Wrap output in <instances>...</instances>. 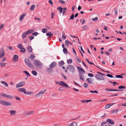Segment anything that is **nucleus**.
<instances>
[{
  "instance_id": "1",
  "label": "nucleus",
  "mask_w": 126,
  "mask_h": 126,
  "mask_svg": "<svg viewBox=\"0 0 126 126\" xmlns=\"http://www.w3.org/2000/svg\"><path fill=\"white\" fill-rule=\"evenodd\" d=\"M24 60L25 63L28 66L32 69H34V66L28 59L26 58H25Z\"/></svg>"
},
{
  "instance_id": "2",
  "label": "nucleus",
  "mask_w": 126,
  "mask_h": 126,
  "mask_svg": "<svg viewBox=\"0 0 126 126\" xmlns=\"http://www.w3.org/2000/svg\"><path fill=\"white\" fill-rule=\"evenodd\" d=\"M24 60L25 63L28 66L32 69H34V66L28 59L26 58H25Z\"/></svg>"
},
{
  "instance_id": "3",
  "label": "nucleus",
  "mask_w": 126,
  "mask_h": 126,
  "mask_svg": "<svg viewBox=\"0 0 126 126\" xmlns=\"http://www.w3.org/2000/svg\"><path fill=\"white\" fill-rule=\"evenodd\" d=\"M34 64L35 67L37 68H39L42 65V63L40 61L37 60H35L34 62Z\"/></svg>"
},
{
  "instance_id": "4",
  "label": "nucleus",
  "mask_w": 126,
  "mask_h": 126,
  "mask_svg": "<svg viewBox=\"0 0 126 126\" xmlns=\"http://www.w3.org/2000/svg\"><path fill=\"white\" fill-rule=\"evenodd\" d=\"M95 78L96 79L98 80H104V78L102 76L97 74L95 75Z\"/></svg>"
},
{
  "instance_id": "5",
  "label": "nucleus",
  "mask_w": 126,
  "mask_h": 126,
  "mask_svg": "<svg viewBox=\"0 0 126 126\" xmlns=\"http://www.w3.org/2000/svg\"><path fill=\"white\" fill-rule=\"evenodd\" d=\"M47 90L45 89L42 90L40 91L37 94L35 95V97H39L41 95L43 94H44L46 91Z\"/></svg>"
},
{
  "instance_id": "6",
  "label": "nucleus",
  "mask_w": 126,
  "mask_h": 126,
  "mask_svg": "<svg viewBox=\"0 0 126 126\" xmlns=\"http://www.w3.org/2000/svg\"><path fill=\"white\" fill-rule=\"evenodd\" d=\"M5 55V51L4 49L1 48L0 50V58H2Z\"/></svg>"
},
{
  "instance_id": "7",
  "label": "nucleus",
  "mask_w": 126,
  "mask_h": 126,
  "mask_svg": "<svg viewBox=\"0 0 126 126\" xmlns=\"http://www.w3.org/2000/svg\"><path fill=\"white\" fill-rule=\"evenodd\" d=\"M67 69L72 72H74L75 70L74 67L71 65H69L67 68Z\"/></svg>"
},
{
  "instance_id": "8",
  "label": "nucleus",
  "mask_w": 126,
  "mask_h": 126,
  "mask_svg": "<svg viewBox=\"0 0 126 126\" xmlns=\"http://www.w3.org/2000/svg\"><path fill=\"white\" fill-rule=\"evenodd\" d=\"M105 90L107 91H122L123 90H119V89H108L106 88L105 89Z\"/></svg>"
},
{
  "instance_id": "9",
  "label": "nucleus",
  "mask_w": 126,
  "mask_h": 126,
  "mask_svg": "<svg viewBox=\"0 0 126 126\" xmlns=\"http://www.w3.org/2000/svg\"><path fill=\"white\" fill-rule=\"evenodd\" d=\"M25 83L24 81H21L17 84L16 85V88L25 85Z\"/></svg>"
},
{
  "instance_id": "10",
  "label": "nucleus",
  "mask_w": 126,
  "mask_h": 126,
  "mask_svg": "<svg viewBox=\"0 0 126 126\" xmlns=\"http://www.w3.org/2000/svg\"><path fill=\"white\" fill-rule=\"evenodd\" d=\"M60 85L61 86H64L66 87H67L68 88H69L68 86L66 83L62 81H60Z\"/></svg>"
},
{
  "instance_id": "11",
  "label": "nucleus",
  "mask_w": 126,
  "mask_h": 126,
  "mask_svg": "<svg viewBox=\"0 0 126 126\" xmlns=\"http://www.w3.org/2000/svg\"><path fill=\"white\" fill-rule=\"evenodd\" d=\"M94 79L91 78H87L86 79L87 82L90 84H93L94 83L93 80Z\"/></svg>"
},
{
  "instance_id": "12",
  "label": "nucleus",
  "mask_w": 126,
  "mask_h": 126,
  "mask_svg": "<svg viewBox=\"0 0 126 126\" xmlns=\"http://www.w3.org/2000/svg\"><path fill=\"white\" fill-rule=\"evenodd\" d=\"M9 112L11 116L15 115L16 113V110H9Z\"/></svg>"
},
{
  "instance_id": "13",
  "label": "nucleus",
  "mask_w": 126,
  "mask_h": 126,
  "mask_svg": "<svg viewBox=\"0 0 126 126\" xmlns=\"http://www.w3.org/2000/svg\"><path fill=\"white\" fill-rule=\"evenodd\" d=\"M56 63L55 62L52 63L49 65V67L50 68H52L56 66Z\"/></svg>"
},
{
  "instance_id": "14",
  "label": "nucleus",
  "mask_w": 126,
  "mask_h": 126,
  "mask_svg": "<svg viewBox=\"0 0 126 126\" xmlns=\"http://www.w3.org/2000/svg\"><path fill=\"white\" fill-rule=\"evenodd\" d=\"M0 95L2 96L6 97L7 98H12V96L11 95L6 94L4 93H1V94Z\"/></svg>"
},
{
  "instance_id": "15",
  "label": "nucleus",
  "mask_w": 126,
  "mask_h": 126,
  "mask_svg": "<svg viewBox=\"0 0 126 126\" xmlns=\"http://www.w3.org/2000/svg\"><path fill=\"white\" fill-rule=\"evenodd\" d=\"M79 77L80 79L82 81L84 80V75L83 73L81 72H79Z\"/></svg>"
},
{
  "instance_id": "16",
  "label": "nucleus",
  "mask_w": 126,
  "mask_h": 126,
  "mask_svg": "<svg viewBox=\"0 0 126 126\" xmlns=\"http://www.w3.org/2000/svg\"><path fill=\"white\" fill-rule=\"evenodd\" d=\"M97 73H98L99 74H101L102 75H105V76H107V77H110V78H115V77H114L113 76L110 74H107V75H105L104 74L102 73L101 72H97Z\"/></svg>"
},
{
  "instance_id": "17",
  "label": "nucleus",
  "mask_w": 126,
  "mask_h": 126,
  "mask_svg": "<svg viewBox=\"0 0 126 126\" xmlns=\"http://www.w3.org/2000/svg\"><path fill=\"white\" fill-rule=\"evenodd\" d=\"M18 90L19 92H23L25 94L26 93V89L23 88H20L18 89Z\"/></svg>"
},
{
  "instance_id": "18",
  "label": "nucleus",
  "mask_w": 126,
  "mask_h": 126,
  "mask_svg": "<svg viewBox=\"0 0 126 126\" xmlns=\"http://www.w3.org/2000/svg\"><path fill=\"white\" fill-rule=\"evenodd\" d=\"M77 69L79 72H80V71H81L84 74L85 73V71L84 70L80 67L78 66L77 67Z\"/></svg>"
},
{
  "instance_id": "19",
  "label": "nucleus",
  "mask_w": 126,
  "mask_h": 126,
  "mask_svg": "<svg viewBox=\"0 0 126 126\" xmlns=\"http://www.w3.org/2000/svg\"><path fill=\"white\" fill-rule=\"evenodd\" d=\"M106 121L107 122H109V123H110V124L112 125H114L115 123L114 121L109 119H107L106 120Z\"/></svg>"
},
{
  "instance_id": "20",
  "label": "nucleus",
  "mask_w": 126,
  "mask_h": 126,
  "mask_svg": "<svg viewBox=\"0 0 126 126\" xmlns=\"http://www.w3.org/2000/svg\"><path fill=\"white\" fill-rule=\"evenodd\" d=\"M18 60V56L17 55H14L13 58V60L14 61H17Z\"/></svg>"
},
{
  "instance_id": "21",
  "label": "nucleus",
  "mask_w": 126,
  "mask_h": 126,
  "mask_svg": "<svg viewBox=\"0 0 126 126\" xmlns=\"http://www.w3.org/2000/svg\"><path fill=\"white\" fill-rule=\"evenodd\" d=\"M34 31V29H31V30H28L26 32V34H27L28 35L32 33Z\"/></svg>"
},
{
  "instance_id": "22",
  "label": "nucleus",
  "mask_w": 126,
  "mask_h": 126,
  "mask_svg": "<svg viewBox=\"0 0 126 126\" xmlns=\"http://www.w3.org/2000/svg\"><path fill=\"white\" fill-rule=\"evenodd\" d=\"M34 112V111L33 110H32L31 111H29L26 112V115H28L32 114Z\"/></svg>"
},
{
  "instance_id": "23",
  "label": "nucleus",
  "mask_w": 126,
  "mask_h": 126,
  "mask_svg": "<svg viewBox=\"0 0 126 126\" xmlns=\"http://www.w3.org/2000/svg\"><path fill=\"white\" fill-rule=\"evenodd\" d=\"M27 49L28 52L30 53H31L32 51V49L31 46H29L27 47Z\"/></svg>"
},
{
  "instance_id": "24",
  "label": "nucleus",
  "mask_w": 126,
  "mask_h": 126,
  "mask_svg": "<svg viewBox=\"0 0 126 126\" xmlns=\"http://www.w3.org/2000/svg\"><path fill=\"white\" fill-rule=\"evenodd\" d=\"M46 71L49 74L51 73L53 71L52 69H50V68H48L46 69Z\"/></svg>"
},
{
  "instance_id": "25",
  "label": "nucleus",
  "mask_w": 126,
  "mask_h": 126,
  "mask_svg": "<svg viewBox=\"0 0 126 126\" xmlns=\"http://www.w3.org/2000/svg\"><path fill=\"white\" fill-rule=\"evenodd\" d=\"M57 10L59 11L60 14H61L62 12L63 8L59 7L57 8Z\"/></svg>"
},
{
  "instance_id": "26",
  "label": "nucleus",
  "mask_w": 126,
  "mask_h": 126,
  "mask_svg": "<svg viewBox=\"0 0 126 126\" xmlns=\"http://www.w3.org/2000/svg\"><path fill=\"white\" fill-rule=\"evenodd\" d=\"M26 15V14H23L20 16V21H21Z\"/></svg>"
},
{
  "instance_id": "27",
  "label": "nucleus",
  "mask_w": 126,
  "mask_h": 126,
  "mask_svg": "<svg viewBox=\"0 0 126 126\" xmlns=\"http://www.w3.org/2000/svg\"><path fill=\"white\" fill-rule=\"evenodd\" d=\"M46 35L47 36H49V38H51L53 35V34L51 32H49L46 33Z\"/></svg>"
},
{
  "instance_id": "28",
  "label": "nucleus",
  "mask_w": 126,
  "mask_h": 126,
  "mask_svg": "<svg viewBox=\"0 0 126 126\" xmlns=\"http://www.w3.org/2000/svg\"><path fill=\"white\" fill-rule=\"evenodd\" d=\"M6 101L3 100H0V103L3 105L5 106L6 104Z\"/></svg>"
},
{
  "instance_id": "29",
  "label": "nucleus",
  "mask_w": 126,
  "mask_h": 126,
  "mask_svg": "<svg viewBox=\"0 0 126 126\" xmlns=\"http://www.w3.org/2000/svg\"><path fill=\"white\" fill-rule=\"evenodd\" d=\"M70 126H77V123L75 122H73L70 124Z\"/></svg>"
},
{
  "instance_id": "30",
  "label": "nucleus",
  "mask_w": 126,
  "mask_h": 126,
  "mask_svg": "<svg viewBox=\"0 0 126 126\" xmlns=\"http://www.w3.org/2000/svg\"><path fill=\"white\" fill-rule=\"evenodd\" d=\"M118 106H126V103H122V104L121 103H119L118 104Z\"/></svg>"
},
{
  "instance_id": "31",
  "label": "nucleus",
  "mask_w": 126,
  "mask_h": 126,
  "mask_svg": "<svg viewBox=\"0 0 126 126\" xmlns=\"http://www.w3.org/2000/svg\"><path fill=\"white\" fill-rule=\"evenodd\" d=\"M27 35L26 34V33L25 32H24L22 34V37L23 39H24L26 37V35Z\"/></svg>"
},
{
  "instance_id": "32",
  "label": "nucleus",
  "mask_w": 126,
  "mask_h": 126,
  "mask_svg": "<svg viewBox=\"0 0 126 126\" xmlns=\"http://www.w3.org/2000/svg\"><path fill=\"white\" fill-rule=\"evenodd\" d=\"M35 57V56L34 55H31L29 57V58L32 60H33L34 58Z\"/></svg>"
},
{
  "instance_id": "33",
  "label": "nucleus",
  "mask_w": 126,
  "mask_h": 126,
  "mask_svg": "<svg viewBox=\"0 0 126 126\" xmlns=\"http://www.w3.org/2000/svg\"><path fill=\"white\" fill-rule=\"evenodd\" d=\"M108 82L110 83H113L114 86L118 84V83H117L115 81L111 82L110 81H109Z\"/></svg>"
},
{
  "instance_id": "34",
  "label": "nucleus",
  "mask_w": 126,
  "mask_h": 126,
  "mask_svg": "<svg viewBox=\"0 0 126 126\" xmlns=\"http://www.w3.org/2000/svg\"><path fill=\"white\" fill-rule=\"evenodd\" d=\"M12 105V104L11 102L6 101L5 106H11Z\"/></svg>"
},
{
  "instance_id": "35",
  "label": "nucleus",
  "mask_w": 126,
  "mask_h": 126,
  "mask_svg": "<svg viewBox=\"0 0 126 126\" xmlns=\"http://www.w3.org/2000/svg\"><path fill=\"white\" fill-rule=\"evenodd\" d=\"M25 94H27L28 95H32L33 94V93L32 92H26V93Z\"/></svg>"
},
{
  "instance_id": "36",
  "label": "nucleus",
  "mask_w": 126,
  "mask_h": 126,
  "mask_svg": "<svg viewBox=\"0 0 126 126\" xmlns=\"http://www.w3.org/2000/svg\"><path fill=\"white\" fill-rule=\"evenodd\" d=\"M1 83L3 84L6 87H7L8 86L6 82L4 81H1Z\"/></svg>"
},
{
  "instance_id": "37",
  "label": "nucleus",
  "mask_w": 126,
  "mask_h": 126,
  "mask_svg": "<svg viewBox=\"0 0 126 126\" xmlns=\"http://www.w3.org/2000/svg\"><path fill=\"white\" fill-rule=\"evenodd\" d=\"M23 72L25 73L27 76V77L28 76H30V75L29 73L27 71H24Z\"/></svg>"
},
{
  "instance_id": "38",
  "label": "nucleus",
  "mask_w": 126,
  "mask_h": 126,
  "mask_svg": "<svg viewBox=\"0 0 126 126\" xmlns=\"http://www.w3.org/2000/svg\"><path fill=\"white\" fill-rule=\"evenodd\" d=\"M35 5H32L30 8V9L31 11H33L34 8L35 7Z\"/></svg>"
},
{
  "instance_id": "39",
  "label": "nucleus",
  "mask_w": 126,
  "mask_h": 126,
  "mask_svg": "<svg viewBox=\"0 0 126 126\" xmlns=\"http://www.w3.org/2000/svg\"><path fill=\"white\" fill-rule=\"evenodd\" d=\"M126 87L124 86H120L118 87V88L119 89H125L126 88Z\"/></svg>"
},
{
  "instance_id": "40",
  "label": "nucleus",
  "mask_w": 126,
  "mask_h": 126,
  "mask_svg": "<svg viewBox=\"0 0 126 126\" xmlns=\"http://www.w3.org/2000/svg\"><path fill=\"white\" fill-rule=\"evenodd\" d=\"M47 30L45 28L43 29L42 30V32L43 33H46L47 32Z\"/></svg>"
},
{
  "instance_id": "41",
  "label": "nucleus",
  "mask_w": 126,
  "mask_h": 126,
  "mask_svg": "<svg viewBox=\"0 0 126 126\" xmlns=\"http://www.w3.org/2000/svg\"><path fill=\"white\" fill-rule=\"evenodd\" d=\"M25 49L23 47V48H22L21 49L20 52H25Z\"/></svg>"
},
{
  "instance_id": "42",
  "label": "nucleus",
  "mask_w": 126,
  "mask_h": 126,
  "mask_svg": "<svg viewBox=\"0 0 126 126\" xmlns=\"http://www.w3.org/2000/svg\"><path fill=\"white\" fill-rule=\"evenodd\" d=\"M64 64V63L63 61H62L59 62V65L60 66Z\"/></svg>"
},
{
  "instance_id": "43",
  "label": "nucleus",
  "mask_w": 126,
  "mask_h": 126,
  "mask_svg": "<svg viewBox=\"0 0 126 126\" xmlns=\"http://www.w3.org/2000/svg\"><path fill=\"white\" fill-rule=\"evenodd\" d=\"M63 9L64 10L63 12V14L64 15L65 14V12H66V10H67V8H63Z\"/></svg>"
},
{
  "instance_id": "44",
  "label": "nucleus",
  "mask_w": 126,
  "mask_h": 126,
  "mask_svg": "<svg viewBox=\"0 0 126 126\" xmlns=\"http://www.w3.org/2000/svg\"><path fill=\"white\" fill-rule=\"evenodd\" d=\"M17 47L18 48L21 49L23 47L21 44H19L17 46Z\"/></svg>"
},
{
  "instance_id": "45",
  "label": "nucleus",
  "mask_w": 126,
  "mask_h": 126,
  "mask_svg": "<svg viewBox=\"0 0 126 126\" xmlns=\"http://www.w3.org/2000/svg\"><path fill=\"white\" fill-rule=\"evenodd\" d=\"M118 110L116 109H115L112 110L111 112L112 113H115L118 112Z\"/></svg>"
},
{
  "instance_id": "46",
  "label": "nucleus",
  "mask_w": 126,
  "mask_h": 126,
  "mask_svg": "<svg viewBox=\"0 0 126 126\" xmlns=\"http://www.w3.org/2000/svg\"><path fill=\"white\" fill-rule=\"evenodd\" d=\"M117 78H123V77L120 75H116L115 76Z\"/></svg>"
},
{
  "instance_id": "47",
  "label": "nucleus",
  "mask_w": 126,
  "mask_h": 126,
  "mask_svg": "<svg viewBox=\"0 0 126 126\" xmlns=\"http://www.w3.org/2000/svg\"><path fill=\"white\" fill-rule=\"evenodd\" d=\"M67 62L68 64H71L72 62V60L71 59H69L67 61Z\"/></svg>"
},
{
  "instance_id": "48",
  "label": "nucleus",
  "mask_w": 126,
  "mask_h": 126,
  "mask_svg": "<svg viewBox=\"0 0 126 126\" xmlns=\"http://www.w3.org/2000/svg\"><path fill=\"white\" fill-rule=\"evenodd\" d=\"M5 65V63H0V67H4Z\"/></svg>"
},
{
  "instance_id": "49",
  "label": "nucleus",
  "mask_w": 126,
  "mask_h": 126,
  "mask_svg": "<svg viewBox=\"0 0 126 126\" xmlns=\"http://www.w3.org/2000/svg\"><path fill=\"white\" fill-rule=\"evenodd\" d=\"M32 74L36 76L37 74V73L35 71H32Z\"/></svg>"
},
{
  "instance_id": "50",
  "label": "nucleus",
  "mask_w": 126,
  "mask_h": 126,
  "mask_svg": "<svg viewBox=\"0 0 126 126\" xmlns=\"http://www.w3.org/2000/svg\"><path fill=\"white\" fill-rule=\"evenodd\" d=\"M63 52L64 53H66V52L67 51V48L65 47L63 49Z\"/></svg>"
},
{
  "instance_id": "51",
  "label": "nucleus",
  "mask_w": 126,
  "mask_h": 126,
  "mask_svg": "<svg viewBox=\"0 0 126 126\" xmlns=\"http://www.w3.org/2000/svg\"><path fill=\"white\" fill-rule=\"evenodd\" d=\"M86 60L87 61L88 63L90 64H94L93 63L90 62V61L87 59H86Z\"/></svg>"
},
{
  "instance_id": "52",
  "label": "nucleus",
  "mask_w": 126,
  "mask_h": 126,
  "mask_svg": "<svg viewBox=\"0 0 126 126\" xmlns=\"http://www.w3.org/2000/svg\"><path fill=\"white\" fill-rule=\"evenodd\" d=\"M74 18V14H73L71 16L69 20H70L71 19H73Z\"/></svg>"
},
{
  "instance_id": "53",
  "label": "nucleus",
  "mask_w": 126,
  "mask_h": 126,
  "mask_svg": "<svg viewBox=\"0 0 126 126\" xmlns=\"http://www.w3.org/2000/svg\"><path fill=\"white\" fill-rule=\"evenodd\" d=\"M69 41L68 40H66L65 41V44L66 46H68V44H69Z\"/></svg>"
},
{
  "instance_id": "54",
  "label": "nucleus",
  "mask_w": 126,
  "mask_h": 126,
  "mask_svg": "<svg viewBox=\"0 0 126 126\" xmlns=\"http://www.w3.org/2000/svg\"><path fill=\"white\" fill-rule=\"evenodd\" d=\"M59 2L60 3L63 4H64L65 3V2L62 0H59Z\"/></svg>"
},
{
  "instance_id": "55",
  "label": "nucleus",
  "mask_w": 126,
  "mask_h": 126,
  "mask_svg": "<svg viewBox=\"0 0 126 126\" xmlns=\"http://www.w3.org/2000/svg\"><path fill=\"white\" fill-rule=\"evenodd\" d=\"M76 59L79 63H80L81 62V59H80V58H79L78 57H76Z\"/></svg>"
},
{
  "instance_id": "56",
  "label": "nucleus",
  "mask_w": 126,
  "mask_h": 126,
  "mask_svg": "<svg viewBox=\"0 0 126 126\" xmlns=\"http://www.w3.org/2000/svg\"><path fill=\"white\" fill-rule=\"evenodd\" d=\"M88 28V27L87 26H85L84 27H83V29L84 30H87Z\"/></svg>"
},
{
  "instance_id": "57",
  "label": "nucleus",
  "mask_w": 126,
  "mask_h": 126,
  "mask_svg": "<svg viewBox=\"0 0 126 126\" xmlns=\"http://www.w3.org/2000/svg\"><path fill=\"white\" fill-rule=\"evenodd\" d=\"M38 34V33L37 32H35L33 33L32 34L34 36H37Z\"/></svg>"
},
{
  "instance_id": "58",
  "label": "nucleus",
  "mask_w": 126,
  "mask_h": 126,
  "mask_svg": "<svg viewBox=\"0 0 126 126\" xmlns=\"http://www.w3.org/2000/svg\"><path fill=\"white\" fill-rule=\"evenodd\" d=\"M90 92H91V93H98V92H97V91H96V90H95L94 91H93L92 90H91L90 91Z\"/></svg>"
},
{
  "instance_id": "59",
  "label": "nucleus",
  "mask_w": 126,
  "mask_h": 126,
  "mask_svg": "<svg viewBox=\"0 0 126 126\" xmlns=\"http://www.w3.org/2000/svg\"><path fill=\"white\" fill-rule=\"evenodd\" d=\"M98 19V18L97 17L92 19V20L94 21H96Z\"/></svg>"
},
{
  "instance_id": "60",
  "label": "nucleus",
  "mask_w": 126,
  "mask_h": 126,
  "mask_svg": "<svg viewBox=\"0 0 126 126\" xmlns=\"http://www.w3.org/2000/svg\"><path fill=\"white\" fill-rule=\"evenodd\" d=\"M114 12H115L114 14L115 15H116L117 13V10L115 8L114 9Z\"/></svg>"
},
{
  "instance_id": "61",
  "label": "nucleus",
  "mask_w": 126,
  "mask_h": 126,
  "mask_svg": "<svg viewBox=\"0 0 126 126\" xmlns=\"http://www.w3.org/2000/svg\"><path fill=\"white\" fill-rule=\"evenodd\" d=\"M88 75L90 77H93L94 76L91 73H88Z\"/></svg>"
},
{
  "instance_id": "62",
  "label": "nucleus",
  "mask_w": 126,
  "mask_h": 126,
  "mask_svg": "<svg viewBox=\"0 0 126 126\" xmlns=\"http://www.w3.org/2000/svg\"><path fill=\"white\" fill-rule=\"evenodd\" d=\"M107 123V122H102V123L101 124V126H104V125L106 124Z\"/></svg>"
},
{
  "instance_id": "63",
  "label": "nucleus",
  "mask_w": 126,
  "mask_h": 126,
  "mask_svg": "<svg viewBox=\"0 0 126 126\" xmlns=\"http://www.w3.org/2000/svg\"><path fill=\"white\" fill-rule=\"evenodd\" d=\"M109 104H107L105 106V108L106 109H107L109 108L110 107H109Z\"/></svg>"
},
{
  "instance_id": "64",
  "label": "nucleus",
  "mask_w": 126,
  "mask_h": 126,
  "mask_svg": "<svg viewBox=\"0 0 126 126\" xmlns=\"http://www.w3.org/2000/svg\"><path fill=\"white\" fill-rule=\"evenodd\" d=\"M34 37L33 36H31L29 37V39L31 40H32L34 38Z\"/></svg>"
}]
</instances>
